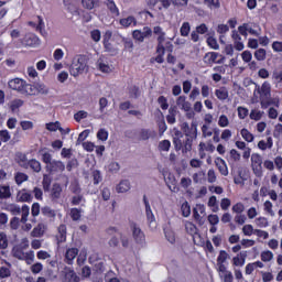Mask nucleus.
<instances>
[{
	"instance_id": "nucleus-1",
	"label": "nucleus",
	"mask_w": 282,
	"mask_h": 282,
	"mask_svg": "<svg viewBox=\"0 0 282 282\" xmlns=\"http://www.w3.org/2000/svg\"><path fill=\"white\" fill-rule=\"evenodd\" d=\"M88 59L85 55H79L75 57L72 61V64L69 66V74L70 76H74V78H78V76L85 74L89 69V66L87 65Z\"/></svg>"
},
{
	"instance_id": "nucleus-2",
	"label": "nucleus",
	"mask_w": 282,
	"mask_h": 282,
	"mask_svg": "<svg viewBox=\"0 0 282 282\" xmlns=\"http://www.w3.org/2000/svg\"><path fill=\"white\" fill-rule=\"evenodd\" d=\"M152 34L156 36V41L159 43L158 53L164 54V48L171 45V43L166 42V33L164 32V29H162L160 25H156L153 28Z\"/></svg>"
},
{
	"instance_id": "nucleus-3",
	"label": "nucleus",
	"mask_w": 282,
	"mask_h": 282,
	"mask_svg": "<svg viewBox=\"0 0 282 282\" xmlns=\"http://www.w3.org/2000/svg\"><path fill=\"white\" fill-rule=\"evenodd\" d=\"M176 105L178 109L185 111V117L187 118V120H193V118H195V111H193L192 105L188 100H186L185 96H180L176 99Z\"/></svg>"
},
{
	"instance_id": "nucleus-4",
	"label": "nucleus",
	"mask_w": 282,
	"mask_h": 282,
	"mask_svg": "<svg viewBox=\"0 0 282 282\" xmlns=\"http://www.w3.org/2000/svg\"><path fill=\"white\" fill-rule=\"evenodd\" d=\"M148 6L150 10L160 12L163 8L164 10H169V8H171V0H149Z\"/></svg>"
},
{
	"instance_id": "nucleus-5",
	"label": "nucleus",
	"mask_w": 282,
	"mask_h": 282,
	"mask_svg": "<svg viewBox=\"0 0 282 282\" xmlns=\"http://www.w3.org/2000/svg\"><path fill=\"white\" fill-rule=\"evenodd\" d=\"M152 35H153V30H151V28L149 26L143 28L142 31L135 30L132 33L133 39L141 42L144 41V39H149Z\"/></svg>"
},
{
	"instance_id": "nucleus-6",
	"label": "nucleus",
	"mask_w": 282,
	"mask_h": 282,
	"mask_svg": "<svg viewBox=\"0 0 282 282\" xmlns=\"http://www.w3.org/2000/svg\"><path fill=\"white\" fill-rule=\"evenodd\" d=\"M63 282H80V278L70 268H65L62 271Z\"/></svg>"
},
{
	"instance_id": "nucleus-7",
	"label": "nucleus",
	"mask_w": 282,
	"mask_h": 282,
	"mask_svg": "<svg viewBox=\"0 0 282 282\" xmlns=\"http://www.w3.org/2000/svg\"><path fill=\"white\" fill-rule=\"evenodd\" d=\"M97 69L102 72V74H111V72H113V65H111L106 58H99L97 61Z\"/></svg>"
},
{
	"instance_id": "nucleus-8",
	"label": "nucleus",
	"mask_w": 282,
	"mask_h": 282,
	"mask_svg": "<svg viewBox=\"0 0 282 282\" xmlns=\"http://www.w3.org/2000/svg\"><path fill=\"white\" fill-rule=\"evenodd\" d=\"M24 45L26 47H39L41 45V40L35 34H26L23 39Z\"/></svg>"
},
{
	"instance_id": "nucleus-9",
	"label": "nucleus",
	"mask_w": 282,
	"mask_h": 282,
	"mask_svg": "<svg viewBox=\"0 0 282 282\" xmlns=\"http://www.w3.org/2000/svg\"><path fill=\"white\" fill-rule=\"evenodd\" d=\"M213 151H215V145H213V143L210 142H200L198 144V155L200 160H204V158H206V152L213 153Z\"/></svg>"
},
{
	"instance_id": "nucleus-10",
	"label": "nucleus",
	"mask_w": 282,
	"mask_h": 282,
	"mask_svg": "<svg viewBox=\"0 0 282 282\" xmlns=\"http://www.w3.org/2000/svg\"><path fill=\"white\" fill-rule=\"evenodd\" d=\"M132 237L137 243H144V232L137 224L131 225Z\"/></svg>"
},
{
	"instance_id": "nucleus-11",
	"label": "nucleus",
	"mask_w": 282,
	"mask_h": 282,
	"mask_svg": "<svg viewBox=\"0 0 282 282\" xmlns=\"http://www.w3.org/2000/svg\"><path fill=\"white\" fill-rule=\"evenodd\" d=\"M50 173H63L65 171V163L62 161H52L51 164L46 165Z\"/></svg>"
},
{
	"instance_id": "nucleus-12",
	"label": "nucleus",
	"mask_w": 282,
	"mask_h": 282,
	"mask_svg": "<svg viewBox=\"0 0 282 282\" xmlns=\"http://www.w3.org/2000/svg\"><path fill=\"white\" fill-rule=\"evenodd\" d=\"M252 169L257 175H261V164H263V160L259 154L251 155Z\"/></svg>"
},
{
	"instance_id": "nucleus-13",
	"label": "nucleus",
	"mask_w": 282,
	"mask_h": 282,
	"mask_svg": "<svg viewBox=\"0 0 282 282\" xmlns=\"http://www.w3.org/2000/svg\"><path fill=\"white\" fill-rule=\"evenodd\" d=\"M46 129L47 131H59L62 135H67V133H69V128L63 129L58 121L46 123Z\"/></svg>"
},
{
	"instance_id": "nucleus-14",
	"label": "nucleus",
	"mask_w": 282,
	"mask_h": 282,
	"mask_svg": "<svg viewBox=\"0 0 282 282\" xmlns=\"http://www.w3.org/2000/svg\"><path fill=\"white\" fill-rule=\"evenodd\" d=\"M25 86V82L20 78H15L9 82L10 89H14L15 91H21L23 94V89Z\"/></svg>"
},
{
	"instance_id": "nucleus-15",
	"label": "nucleus",
	"mask_w": 282,
	"mask_h": 282,
	"mask_svg": "<svg viewBox=\"0 0 282 282\" xmlns=\"http://www.w3.org/2000/svg\"><path fill=\"white\" fill-rule=\"evenodd\" d=\"M45 230H47V227L45 224L40 223L33 230L31 231V237H43L45 235Z\"/></svg>"
},
{
	"instance_id": "nucleus-16",
	"label": "nucleus",
	"mask_w": 282,
	"mask_h": 282,
	"mask_svg": "<svg viewBox=\"0 0 282 282\" xmlns=\"http://www.w3.org/2000/svg\"><path fill=\"white\" fill-rule=\"evenodd\" d=\"M218 272L225 282H232V272L228 271V268L220 267V268H218Z\"/></svg>"
},
{
	"instance_id": "nucleus-17",
	"label": "nucleus",
	"mask_w": 282,
	"mask_h": 282,
	"mask_svg": "<svg viewBox=\"0 0 282 282\" xmlns=\"http://www.w3.org/2000/svg\"><path fill=\"white\" fill-rule=\"evenodd\" d=\"M231 261L235 268H242V265H245L246 263V253L240 252L239 254L234 257Z\"/></svg>"
},
{
	"instance_id": "nucleus-18",
	"label": "nucleus",
	"mask_w": 282,
	"mask_h": 282,
	"mask_svg": "<svg viewBox=\"0 0 282 282\" xmlns=\"http://www.w3.org/2000/svg\"><path fill=\"white\" fill-rule=\"evenodd\" d=\"M215 96L218 98V100H228L230 95L228 93V88L220 87L215 90Z\"/></svg>"
},
{
	"instance_id": "nucleus-19",
	"label": "nucleus",
	"mask_w": 282,
	"mask_h": 282,
	"mask_svg": "<svg viewBox=\"0 0 282 282\" xmlns=\"http://www.w3.org/2000/svg\"><path fill=\"white\" fill-rule=\"evenodd\" d=\"M35 94L36 96H39V94H41L42 96H47V94H50V87L41 82L35 83Z\"/></svg>"
},
{
	"instance_id": "nucleus-20",
	"label": "nucleus",
	"mask_w": 282,
	"mask_h": 282,
	"mask_svg": "<svg viewBox=\"0 0 282 282\" xmlns=\"http://www.w3.org/2000/svg\"><path fill=\"white\" fill-rule=\"evenodd\" d=\"M147 217H148V221H149V226L152 229L158 228V223L155 221V216H153V212H151V207L147 206Z\"/></svg>"
},
{
	"instance_id": "nucleus-21",
	"label": "nucleus",
	"mask_w": 282,
	"mask_h": 282,
	"mask_svg": "<svg viewBox=\"0 0 282 282\" xmlns=\"http://www.w3.org/2000/svg\"><path fill=\"white\" fill-rule=\"evenodd\" d=\"M228 259H230V254H228V252H226L225 250L220 251L219 252V256L217 258V265L218 268H221V267H226V261H228Z\"/></svg>"
},
{
	"instance_id": "nucleus-22",
	"label": "nucleus",
	"mask_w": 282,
	"mask_h": 282,
	"mask_svg": "<svg viewBox=\"0 0 282 282\" xmlns=\"http://www.w3.org/2000/svg\"><path fill=\"white\" fill-rule=\"evenodd\" d=\"M63 193V187L61 184H53L52 189H51V196L53 199H58L61 197V194Z\"/></svg>"
},
{
	"instance_id": "nucleus-23",
	"label": "nucleus",
	"mask_w": 282,
	"mask_h": 282,
	"mask_svg": "<svg viewBox=\"0 0 282 282\" xmlns=\"http://www.w3.org/2000/svg\"><path fill=\"white\" fill-rule=\"evenodd\" d=\"M67 239V227L65 225H61L58 227L57 241L58 243H63Z\"/></svg>"
},
{
	"instance_id": "nucleus-24",
	"label": "nucleus",
	"mask_w": 282,
	"mask_h": 282,
	"mask_svg": "<svg viewBox=\"0 0 282 282\" xmlns=\"http://www.w3.org/2000/svg\"><path fill=\"white\" fill-rule=\"evenodd\" d=\"M205 63L210 65L212 63H221V59H219V54L217 53H207L205 55Z\"/></svg>"
},
{
	"instance_id": "nucleus-25",
	"label": "nucleus",
	"mask_w": 282,
	"mask_h": 282,
	"mask_svg": "<svg viewBox=\"0 0 282 282\" xmlns=\"http://www.w3.org/2000/svg\"><path fill=\"white\" fill-rule=\"evenodd\" d=\"M22 94H28L29 96H36V86L35 84H25L22 90Z\"/></svg>"
},
{
	"instance_id": "nucleus-26",
	"label": "nucleus",
	"mask_w": 282,
	"mask_h": 282,
	"mask_svg": "<svg viewBox=\"0 0 282 282\" xmlns=\"http://www.w3.org/2000/svg\"><path fill=\"white\" fill-rule=\"evenodd\" d=\"M131 189L129 181H121L117 186V193H127Z\"/></svg>"
},
{
	"instance_id": "nucleus-27",
	"label": "nucleus",
	"mask_w": 282,
	"mask_h": 282,
	"mask_svg": "<svg viewBox=\"0 0 282 282\" xmlns=\"http://www.w3.org/2000/svg\"><path fill=\"white\" fill-rule=\"evenodd\" d=\"M78 257V249L72 248L66 251V261L67 263H72V261Z\"/></svg>"
},
{
	"instance_id": "nucleus-28",
	"label": "nucleus",
	"mask_w": 282,
	"mask_h": 282,
	"mask_svg": "<svg viewBox=\"0 0 282 282\" xmlns=\"http://www.w3.org/2000/svg\"><path fill=\"white\" fill-rule=\"evenodd\" d=\"M270 91H271L270 84L265 82L264 84H262V87H261V98H264V100H268V98H270Z\"/></svg>"
},
{
	"instance_id": "nucleus-29",
	"label": "nucleus",
	"mask_w": 282,
	"mask_h": 282,
	"mask_svg": "<svg viewBox=\"0 0 282 282\" xmlns=\"http://www.w3.org/2000/svg\"><path fill=\"white\" fill-rule=\"evenodd\" d=\"M260 258H261V261H263L264 263H268L274 259V253H272V251L270 250H264L261 252Z\"/></svg>"
},
{
	"instance_id": "nucleus-30",
	"label": "nucleus",
	"mask_w": 282,
	"mask_h": 282,
	"mask_svg": "<svg viewBox=\"0 0 282 282\" xmlns=\"http://www.w3.org/2000/svg\"><path fill=\"white\" fill-rule=\"evenodd\" d=\"M15 162H18L20 166H28V156L22 152H18L15 154Z\"/></svg>"
},
{
	"instance_id": "nucleus-31",
	"label": "nucleus",
	"mask_w": 282,
	"mask_h": 282,
	"mask_svg": "<svg viewBox=\"0 0 282 282\" xmlns=\"http://www.w3.org/2000/svg\"><path fill=\"white\" fill-rule=\"evenodd\" d=\"M17 199H18V202H31L32 200V194H30L25 191L19 192L18 196H17Z\"/></svg>"
},
{
	"instance_id": "nucleus-32",
	"label": "nucleus",
	"mask_w": 282,
	"mask_h": 282,
	"mask_svg": "<svg viewBox=\"0 0 282 282\" xmlns=\"http://www.w3.org/2000/svg\"><path fill=\"white\" fill-rule=\"evenodd\" d=\"M217 166H218V171L226 177L228 176V165H226V161H224L223 159H218Z\"/></svg>"
},
{
	"instance_id": "nucleus-33",
	"label": "nucleus",
	"mask_w": 282,
	"mask_h": 282,
	"mask_svg": "<svg viewBox=\"0 0 282 282\" xmlns=\"http://www.w3.org/2000/svg\"><path fill=\"white\" fill-rule=\"evenodd\" d=\"M20 213H22L20 223L25 224V221H28V217H30V207H28V205L22 206Z\"/></svg>"
},
{
	"instance_id": "nucleus-34",
	"label": "nucleus",
	"mask_w": 282,
	"mask_h": 282,
	"mask_svg": "<svg viewBox=\"0 0 282 282\" xmlns=\"http://www.w3.org/2000/svg\"><path fill=\"white\" fill-rule=\"evenodd\" d=\"M240 135L243 138V140H246V142H253L254 141V135L251 134L248 129L243 128L240 131Z\"/></svg>"
},
{
	"instance_id": "nucleus-35",
	"label": "nucleus",
	"mask_w": 282,
	"mask_h": 282,
	"mask_svg": "<svg viewBox=\"0 0 282 282\" xmlns=\"http://www.w3.org/2000/svg\"><path fill=\"white\" fill-rule=\"evenodd\" d=\"M165 238L170 243H175V241H177V236L175 235V231H173L172 229H167L165 231Z\"/></svg>"
},
{
	"instance_id": "nucleus-36",
	"label": "nucleus",
	"mask_w": 282,
	"mask_h": 282,
	"mask_svg": "<svg viewBox=\"0 0 282 282\" xmlns=\"http://www.w3.org/2000/svg\"><path fill=\"white\" fill-rule=\"evenodd\" d=\"M230 126V119H228V116L221 115L218 118V127L226 128Z\"/></svg>"
},
{
	"instance_id": "nucleus-37",
	"label": "nucleus",
	"mask_w": 282,
	"mask_h": 282,
	"mask_svg": "<svg viewBox=\"0 0 282 282\" xmlns=\"http://www.w3.org/2000/svg\"><path fill=\"white\" fill-rule=\"evenodd\" d=\"M257 229H254V227H252V225H245L242 227V234L245 235V237H252V235H254V231Z\"/></svg>"
},
{
	"instance_id": "nucleus-38",
	"label": "nucleus",
	"mask_w": 282,
	"mask_h": 282,
	"mask_svg": "<svg viewBox=\"0 0 282 282\" xmlns=\"http://www.w3.org/2000/svg\"><path fill=\"white\" fill-rule=\"evenodd\" d=\"M6 248H8V235L0 231V250H6Z\"/></svg>"
},
{
	"instance_id": "nucleus-39",
	"label": "nucleus",
	"mask_w": 282,
	"mask_h": 282,
	"mask_svg": "<svg viewBox=\"0 0 282 282\" xmlns=\"http://www.w3.org/2000/svg\"><path fill=\"white\" fill-rule=\"evenodd\" d=\"M183 153H191L193 151V139L187 138L183 145Z\"/></svg>"
},
{
	"instance_id": "nucleus-40",
	"label": "nucleus",
	"mask_w": 282,
	"mask_h": 282,
	"mask_svg": "<svg viewBox=\"0 0 282 282\" xmlns=\"http://www.w3.org/2000/svg\"><path fill=\"white\" fill-rule=\"evenodd\" d=\"M181 36H188L191 34V23L184 22L181 26Z\"/></svg>"
},
{
	"instance_id": "nucleus-41",
	"label": "nucleus",
	"mask_w": 282,
	"mask_h": 282,
	"mask_svg": "<svg viewBox=\"0 0 282 282\" xmlns=\"http://www.w3.org/2000/svg\"><path fill=\"white\" fill-rule=\"evenodd\" d=\"M234 182L238 186H243L246 184V176H243L242 172H238V175L234 177Z\"/></svg>"
},
{
	"instance_id": "nucleus-42",
	"label": "nucleus",
	"mask_w": 282,
	"mask_h": 282,
	"mask_svg": "<svg viewBox=\"0 0 282 282\" xmlns=\"http://www.w3.org/2000/svg\"><path fill=\"white\" fill-rule=\"evenodd\" d=\"M109 39H111V32H106V35L104 36V45L108 52H111L113 50V46H111V42H109Z\"/></svg>"
},
{
	"instance_id": "nucleus-43",
	"label": "nucleus",
	"mask_w": 282,
	"mask_h": 282,
	"mask_svg": "<svg viewBox=\"0 0 282 282\" xmlns=\"http://www.w3.org/2000/svg\"><path fill=\"white\" fill-rule=\"evenodd\" d=\"M82 3L86 10H94V8H96V3H98V0H82Z\"/></svg>"
},
{
	"instance_id": "nucleus-44",
	"label": "nucleus",
	"mask_w": 282,
	"mask_h": 282,
	"mask_svg": "<svg viewBox=\"0 0 282 282\" xmlns=\"http://www.w3.org/2000/svg\"><path fill=\"white\" fill-rule=\"evenodd\" d=\"M82 210L78 209V208H73L70 209V217H72V220L73 221H78L80 220V217H82Z\"/></svg>"
},
{
	"instance_id": "nucleus-45",
	"label": "nucleus",
	"mask_w": 282,
	"mask_h": 282,
	"mask_svg": "<svg viewBox=\"0 0 282 282\" xmlns=\"http://www.w3.org/2000/svg\"><path fill=\"white\" fill-rule=\"evenodd\" d=\"M10 187L9 186H1L0 187V198L8 199L10 197Z\"/></svg>"
},
{
	"instance_id": "nucleus-46",
	"label": "nucleus",
	"mask_w": 282,
	"mask_h": 282,
	"mask_svg": "<svg viewBox=\"0 0 282 282\" xmlns=\"http://www.w3.org/2000/svg\"><path fill=\"white\" fill-rule=\"evenodd\" d=\"M185 230L188 235H197V227L193 223H186Z\"/></svg>"
},
{
	"instance_id": "nucleus-47",
	"label": "nucleus",
	"mask_w": 282,
	"mask_h": 282,
	"mask_svg": "<svg viewBox=\"0 0 282 282\" xmlns=\"http://www.w3.org/2000/svg\"><path fill=\"white\" fill-rule=\"evenodd\" d=\"M20 127L22 128V131H30V130L34 129V122L21 121Z\"/></svg>"
},
{
	"instance_id": "nucleus-48",
	"label": "nucleus",
	"mask_w": 282,
	"mask_h": 282,
	"mask_svg": "<svg viewBox=\"0 0 282 282\" xmlns=\"http://www.w3.org/2000/svg\"><path fill=\"white\" fill-rule=\"evenodd\" d=\"M30 167L35 172V173H41V163L36 160H31L29 162Z\"/></svg>"
},
{
	"instance_id": "nucleus-49",
	"label": "nucleus",
	"mask_w": 282,
	"mask_h": 282,
	"mask_svg": "<svg viewBox=\"0 0 282 282\" xmlns=\"http://www.w3.org/2000/svg\"><path fill=\"white\" fill-rule=\"evenodd\" d=\"M28 24L31 25V28H35V30L41 31L43 28V19L41 17H37V24L33 21H30Z\"/></svg>"
},
{
	"instance_id": "nucleus-50",
	"label": "nucleus",
	"mask_w": 282,
	"mask_h": 282,
	"mask_svg": "<svg viewBox=\"0 0 282 282\" xmlns=\"http://www.w3.org/2000/svg\"><path fill=\"white\" fill-rule=\"evenodd\" d=\"M174 8H184L188 6V0H170Z\"/></svg>"
},
{
	"instance_id": "nucleus-51",
	"label": "nucleus",
	"mask_w": 282,
	"mask_h": 282,
	"mask_svg": "<svg viewBox=\"0 0 282 282\" xmlns=\"http://www.w3.org/2000/svg\"><path fill=\"white\" fill-rule=\"evenodd\" d=\"M263 206H264L265 213L271 217H274V210L272 209V202L267 200L264 202Z\"/></svg>"
},
{
	"instance_id": "nucleus-52",
	"label": "nucleus",
	"mask_w": 282,
	"mask_h": 282,
	"mask_svg": "<svg viewBox=\"0 0 282 282\" xmlns=\"http://www.w3.org/2000/svg\"><path fill=\"white\" fill-rule=\"evenodd\" d=\"M246 210V206L242 203H237L232 206V212L237 213V215H241Z\"/></svg>"
},
{
	"instance_id": "nucleus-53",
	"label": "nucleus",
	"mask_w": 282,
	"mask_h": 282,
	"mask_svg": "<svg viewBox=\"0 0 282 282\" xmlns=\"http://www.w3.org/2000/svg\"><path fill=\"white\" fill-rule=\"evenodd\" d=\"M183 217H188L191 215V205L188 203H184L181 207Z\"/></svg>"
},
{
	"instance_id": "nucleus-54",
	"label": "nucleus",
	"mask_w": 282,
	"mask_h": 282,
	"mask_svg": "<svg viewBox=\"0 0 282 282\" xmlns=\"http://www.w3.org/2000/svg\"><path fill=\"white\" fill-rule=\"evenodd\" d=\"M97 138L101 140V142H106L107 138H109V133L105 129H101L98 131Z\"/></svg>"
},
{
	"instance_id": "nucleus-55",
	"label": "nucleus",
	"mask_w": 282,
	"mask_h": 282,
	"mask_svg": "<svg viewBox=\"0 0 282 282\" xmlns=\"http://www.w3.org/2000/svg\"><path fill=\"white\" fill-rule=\"evenodd\" d=\"M134 21H135V19H133V17L121 19L120 25H122L123 28H129V25H131V23H133Z\"/></svg>"
},
{
	"instance_id": "nucleus-56",
	"label": "nucleus",
	"mask_w": 282,
	"mask_h": 282,
	"mask_svg": "<svg viewBox=\"0 0 282 282\" xmlns=\"http://www.w3.org/2000/svg\"><path fill=\"white\" fill-rule=\"evenodd\" d=\"M254 56H256L257 61H265V50L260 48V50L256 51Z\"/></svg>"
},
{
	"instance_id": "nucleus-57",
	"label": "nucleus",
	"mask_w": 282,
	"mask_h": 282,
	"mask_svg": "<svg viewBox=\"0 0 282 282\" xmlns=\"http://www.w3.org/2000/svg\"><path fill=\"white\" fill-rule=\"evenodd\" d=\"M88 113L87 111H78L77 113H75L74 118L76 120V122H80V120H85V118H87Z\"/></svg>"
},
{
	"instance_id": "nucleus-58",
	"label": "nucleus",
	"mask_w": 282,
	"mask_h": 282,
	"mask_svg": "<svg viewBox=\"0 0 282 282\" xmlns=\"http://www.w3.org/2000/svg\"><path fill=\"white\" fill-rule=\"evenodd\" d=\"M202 132H203V138H210L213 135V130L206 124L202 127Z\"/></svg>"
},
{
	"instance_id": "nucleus-59",
	"label": "nucleus",
	"mask_w": 282,
	"mask_h": 282,
	"mask_svg": "<svg viewBox=\"0 0 282 282\" xmlns=\"http://www.w3.org/2000/svg\"><path fill=\"white\" fill-rule=\"evenodd\" d=\"M238 117L241 120H245V118H248V109L245 107H238Z\"/></svg>"
},
{
	"instance_id": "nucleus-60",
	"label": "nucleus",
	"mask_w": 282,
	"mask_h": 282,
	"mask_svg": "<svg viewBox=\"0 0 282 282\" xmlns=\"http://www.w3.org/2000/svg\"><path fill=\"white\" fill-rule=\"evenodd\" d=\"M250 118L251 120H261V118H263V112L259 110H252L250 113Z\"/></svg>"
},
{
	"instance_id": "nucleus-61",
	"label": "nucleus",
	"mask_w": 282,
	"mask_h": 282,
	"mask_svg": "<svg viewBox=\"0 0 282 282\" xmlns=\"http://www.w3.org/2000/svg\"><path fill=\"white\" fill-rule=\"evenodd\" d=\"M159 149L161 151H169V149H171V141L169 140H163L160 144H159Z\"/></svg>"
},
{
	"instance_id": "nucleus-62",
	"label": "nucleus",
	"mask_w": 282,
	"mask_h": 282,
	"mask_svg": "<svg viewBox=\"0 0 282 282\" xmlns=\"http://www.w3.org/2000/svg\"><path fill=\"white\" fill-rule=\"evenodd\" d=\"M254 243H257V241H254L252 239H242L241 240L242 248H252V246H254Z\"/></svg>"
},
{
	"instance_id": "nucleus-63",
	"label": "nucleus",
	"mask_w": 282,
	"mask_h": 282,
	"mask_svg": "<svg viewBox=\"0 0 282 282\" xmlns=\"http://www.w3.org/2000/svg\"><path fill=\"white\" fill-rule=\"evenodd\" d=\"M158 102L161 109H164V110L169 109V102L166 101L164 96L159 97Z\"/></svg>"
},
{
	"instance_id": "nucleus-64",
	"label": "nucleus",
	"mask_w": 282,
	"mask_h": 282,
	"mask_svg": "<svg viewBox=\"0 0 282 282\" xmlns=\"http://www.w3.org/2000/svg\"><path fill=\"white\" fill-rule=\"evenodd\" d=\"M208 8H219V0H205Z\"/></svg>"
}]
</instances>
